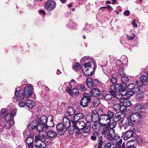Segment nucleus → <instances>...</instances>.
<instances>
[{"instance_id": "nucleus-2", "label": "nucleus", "mask_w": 148, "mask_h": 148, "mask_svg": "<svg viewBox=\"0 0 148 148\" xmlns=\"http://www.w3.org/2000/svg\"><path fill=\"white\" fill-rule=\"evenodd\" d=\"M114 115L113 112L108 111L107 114H104L100 116L99 123L102 126L105 127L107 124L111 123V119L113 118Z\"/></svg>"}, {"instance_id": "nucleus-36", "label": "nucleus", "mask_w": 148, "mask_h": 148, "mask_svg": "<svg viewBox=\"0 0 148 148\" xmlns=\"http://www.w3.org/2000/svg\"><path fill=\"white\" fill-rule=\"evenodd\" d=\"M45 127V126L42 125L40 124V123H38L36 126V129L39 132H42L44 130V128Z\"/></svg>"}, {"instance_id": "nucleus-61", "label": "nucleus", "mask_w": 148, "mask_h": 148, "mask_svg": "<svg viewBox=\"0 0 148 148\" xmlns=\"http://www.w3.org/2000/svg\"><path fill=\"white\" fill-rule=\"evenodd\" d=\"M142 96V93L141 92L138 93L136 95V97L137 99H139Z\"/></svg>"}, {"instance_id": "nucleus-5", "label": "nucleus", "mask_w": 148, "mask_h": 148, "mask_svg": "<svg viewBox=\"0 0 148 148\" xmlns=\"http://www.w3.org/2000/svg\"><path fill=\"white\" fill-rule=\"evenodd\" d=\"M125 114L123 112H119L116 113L113 118V122H117L119 123H122L123 121Z\"/></svg>"}, {"instance_id": "nucleus-21", "label": "nucleus", "mask_w": 148, "mask_h": 148, "mask_svg": "<svg viewBox=\"0 0 148 148\" xmlns=\"http://www.w3.org/2000/svg\"><path fill=\"white\" fill-rule=\"evenodd\" d=\"M26 105L29 108H32L35 105V103L32 100L27 99L25 101Z\"/></svg>"}, {"instance_id": "nucleus-10", "label": "nucleus", "mask_w": 148, "mask_h": 148, "mask_svg": "<svg viewBox=\"0 0 148 148\" xmlns=\"http://www.w3.org/2000/svg\"><path fill=\"white\" fill-rule=\"evenodd\" d=\"M140 117L141 116L138 112L133 113L130 116L131 121L134 122L138 121Z\"/></svg>"}, {"instance_id": "nucleus-17", "label": "nucleus", "mask_w": 148, "mask_h": 148, "mask_svg": "<svg viewBox=\"0 0 148 148\" xmlns=\"http://www.w3.org/2000/svg\"><path fill=\"white\" fill-rule=\"evenodd\" d=\"M84 118V114L81 112L76 113L73 116V120L75 121H79L80 119H83Z\"/></svg>"}, {"instance_id": "nucleus-48", "label": "nucleus", "mask_w": 148, "mask_h": 148, "mask_svg": "<svg viewBox=\"0 0 148 148\" xmlns=\"http://www.w3.org/2000/svg\"><path fill=\"white\" fill-rule=\"evenodd\" d=\"M4 117H5V119L6 120V121H10V120H12L11 119L12 117L10 114H7Z\"/></svg>"}, {"instance_id": "nucleus-25", "label": "nucleus", "mask_w": 148, "mask_h": 148, "mask_svg": "<svg viewBox=\"0 0 148 148\" xmlns=\"http://www.w3.org/2000/svg\"><path fill=\"white\" fill-rule=\"evenodd\" d=\"M102 126L101 124L99 123H94L92 126V128L93 130L95 131H100L101 129V127Z\"/></svg>"}, {"instance_id": "nucleus-6", "label": "nucleus", "mask_w": 148, "mask_h": 148, "mask_svg": "<svg viewBox=\"0 0 148 148\" xmlns=\"http://www.w3.org/2000/svg\"><path fill=\"white\" fill-rule=\"evenodd\" d=\"M91 98V96L89 94H85L80 102V104L83 107L88 106V103L90 101Z\"/></svg>"}, {"instance_id": "nucleus-16", "label": "nucleus", "mask_w": 148, "mask_h": 148, "mask_svg": "<svg viewBox=\"0 0 148 148\" xmlns=\"http://www.w3.org/2000/svg\"><path fill=\"white\" fill-rule=\"evenodd\" d=\"M75 112V111L74 108L72 107H69L68 108L67 112H66L64 114L65 117L67 118L69 117V116H71L74 114Z\"/></svg>"}, {"instance_id": "nucleus-42", "label": "nucleus", "mask_w": 148, "mask_h": 148, "mask_svg": "<svg viewBox=\"0 0 148 148\" xmlns=\"http://www.w3.org/2000/svg\"><path fill=\"white\" fill-rule=\"evenodd\" d=\"M7 114V111L5 108L2 109L1 111L0 115L1 117H4Z\"/></svg>"}, {"instance_id": "nucleus-15", "label": "nucleus", "mask_w": 148, "mask_h": 148, "mask_svg": "<svg viewBox=\"0 0 148 148\" xmlns=\"http://www.w3.org/2000/svg\"><path fill=\"white\" fill-rule=\"evenodd\" d=\"M121 106H122L123 109V111L126 109V108L130 107L131 105L130 101L125 100L124 99L122 101H121Z\"/></svg>"}, {"instance_id": "nucleus-24", "label": "nucleus", "mask_w": 148, "mask_h": 148, "mask_svg": "<svg viewBox=\"0 0 148 148\" xmlns=\"http://www.w3.org/2000/svg\"><path fill=\"white\" fill-rule=\"evenodd\" d=\"M91 124L90 123H86L85 126L82 129V132L84 133H87L90 130Z\"/></svg>"}, {"instance_id": "nucleus-9", "label": "nucleus", "mask_w": 148, "mask_h": 148, "mask_svg": "<svg viewBox=\"0 0 148 148\" xmlns=\"http://www.w3.org/2000/svg\"><path fill=\"white\" fill-rule=\"evenodd\" d=\"M74 123H73L74 128L76 129H81L85 126L86 123L83 121H75Z\"/></svg>"}, {"instance_id": "nucleus-35", "label": "nucleus", "mask_w": 148, "mask_h": 148, "mask_svg": "<svg viewBox=\"0 0 148 148\" xmlns=\"http://www.w3.org/2000/svg\"><path fill=\"white\" fill-rule=\"evenodd\" d=\"M99 135V134L98 132H93L91 135L90 138L92 140L95 141L97 139V137Z\"/></svg>"}, {"instance_id": "nucleus-41", "label": "nucleus", "mask_w": 148, "mask_h": 148, "mask_svg": "<svg viewBox=\"0 0 148 148\" xmlns=\"http://www.w3.org/2000/svg\"><path fill=\"white\" fill-rule=\"evenodd\" d=\"M102 137L101 136L99 137L98 141V148H102L101 146L103 145V142L102 140Z\"/></svg>"}, {"instance_id": "nucleus-29", "label": "nucleus", "mask_w": 148, "mask_h": 148, "mask_svg": "<svg viewBox=\"0 0 148 148\" xmlns=\"http://www.w3.org/2000/svg\"><path fill=\"white\" fill-rule=\"evenodd\" d=\"M116 90L119 92H124L125 91V89L120 84H117L116 85Z\"/></svg>"}, {"instance_id": "nucleus-8", "label": "nucleus", "mask_w": 148, "mask_h": 148, "mask_svg": "<svg viewBox=\"0 0 148 148\" xmlns=\"http://www.w3.org/2000/svg\"><path fill=\"white\" fill-rule=\"evenodd\" d=\"M45 8L49 11L52 10L56 7V4L54 1L51 0H48L45 3Z\"/></svg>"}, {"instance_id": "nucleus-63", "label": "nucleus", "mask_w": 148, "mask_h": 148, "mask_svg": "<svg viewBox=\"0 0 148 148\" xmlns=\"http://www.w3.org/2000/svg\"><path fill=\"white\" fill-rule=\"evenodd\" d=\"M112 99V100L111 101V102L113 104H115L116 103H117V102L119 101L118 100H117V99H116L115 98H114Z\"/></svg>"}, {"instance_id": "nucleus-57", "label": "nucleus", "mask_w": 148, "mask_h": 148, "mask_svg": "<svg viewBox=\"0 0 148 148\" xmlns=\"http://www.w3.org/2000/svg\"><path fill=\"white\" fill-rule=\"evenodd\" d=\"M114 98H116V99H117V100L119 101H120L121 102V101H122V100H123L124 98H121V97H120L119 95H116V96H115V97H114Z\"/></svg>"}, {"instance_id": "nucleus-23", "label": "nucleus", "mask_w": 148, "mask_h": 148, "mask_svg": "<svg viewBox=\"0 0 148 148\" xmlns=\"http://www.w3.org/2000/svg\"><path fill=\"white\" fill-rule=\"evenodd\" d=\"M38 124L37 121L34 120L31 122L28 127V128L29 130H34L36 129V126Z\"/></svg>"}, {"instance_id": "nucleus-26", "label": "nucleus", "mask_w": 148, "mask_h": 148, "mask_svg": "<svg viewBox=\"0 0 148 148\" xmlns=\"http://www.w3.org/2000/svg\"><path fill=\"white\" fill-rule=\"evenodd\" d=\"M86 85L87 87L91 89L93 86V80L91 78L88 77L86 80Z\"/></svg>"}, {"instance_id": "nucleus-44", "label": "nucleus", "mask_w": 148, "mask_h": 148, "mask_svg": "<svg viewBox=\"0 0 148 148\" xmlns=\"http://www.w3.org/2000/svg\"><path fill=\"white\" fill-rule=\"evenodd\" d=\"M99 103V100L96 98L92 101V104L95 107H97L98 106Z\"/></svg>"}, {"instance_id": "nucleus-11", "label": "nucleus", "mask_w": 148, "mask_h": 148, "mask_svg": "<svg viewBox=\"0 0 148 148\" xmlns=\"http://www.w3.org/2000/svg\"><path fill=\"white\" fill-rule=\"evenodd\" d=\"M33 88L31 86H25L23 90L26 97H28L31 95L32 93Z\"/></svg>"}, {"instance_id": "nucleus-30", "label": "nucleus", "mask_w": 148, "mask_h": 148, "mask_svg": "<svg viewBox=\"0 0 148 148\" xmlns=\"http://www.w3.org/2000/svg\"><path fill=\"white\" fill-rule=\"evenodd\" d=\"M14 120H10V121H6L4 125V127L6 129H9L11 126V125L14 124Z\"/></svg>"}, {"instance_id": "nucleus-14", "label": "nucleus", "mask_w": 148, "mask_h": 148, "mask_svg": "<svg viewBox=\"0 0 148 148\" xmlns=\"http://www.w3.org/2000/svg\"><path fill=\"white\" fill-rule=\"evenodd\" d=\"M15 94L17 100H22L24 98L25 95L21 90L16 91Z\"/></svg>"}, {"instance_id": "nucleus-22", "label": "nucleus", "mask_w": 148, "mask_h": 148, "mask_svg": "<svg viewBox=\"0 0 148 148\" xmlns=\"http://www.w3.org/2000/svg\"><path fill=\"white\" fill-rule=\"evenodd\" d=\"M47 134L48 138H54L57 136V133L54 131L49 130L47 132Z\"/></svg>"}, {"instance_id": "nucleus-19", "label": "nucleus", "mask_w": 148, "mask_h": 148, "mask_svg": "<svg viewBox=\"0 0 148 148\" xmlns=\"http://www.w3.org/2000/svg\"><path fill=\"white\" fill-rule=\"evenodd\" d=\"M102 94L103 97L106 100H109L112 99V95L106 90H103L102 92Z\"/></svg>"}, {"instance_id": "nucleus-4", "label": "nucleus", "mask_w": 148, "mask_h": 148, "mask_svg": "<svg viewBox=\"0 0 148 148\" xmlns=\"http://www.w3.org/2000/svg\"><path fill=\"white\" fill-rule=\"evenodd\" d=\"M42 134L37 135L35 137V140L36 144L40 145L41 147H45L48 142L47 139L45 138V135Z\"/></svg>"}, {"instance_id": "nucleus-12", "label": "nucleus", "mask_w": 148, "mask_h": 148, "mask_svg": "<svg viewBox=\"0 0 148 148\" xmlns=\"http://www.w3.org/2000/svg\"><path fill=\"white\" fill-rule=\"evenodd\" d=\"M48 118L45 116H42L38 119V123L43 125L45 126L46 128H47V124Z\"/></svg>"}, {"instance_id": "nucleus-55", "label": "nucleus", "mask_w": 148, "mask_h": 148, "mask_svg": "<svg viewBox=\"0 0 148 148\" xmlns=\"http://www.w3.org/2000/svg\"><path fill=\"white\" fill-rule=\"evenodd\" d=\"M18 104L20 107H23L26 105L25 102L21 101L18 103Z\"/></svg>"}, {"instance_id": "nucleus-20", "label": "nucleus", "mask_w": 148, "mask_h": 148, "mask_svg": "<svg viewBox=\"0 0 148 148\" xmlns=\"http://www.w3.org/2000/svg\"><path fill=\"white\" fill-rule=\"evenodd\" d=\"M92 90L90 91L91 95L93 97H97L100 93V90L96 88H91Z\"/></svg>"}, {"instance_id": "nucleus-31", "label": "nucleus", "mask_w": 148, "mask_h": 148, "mask_svg": "<svg viewBox=\"0 0 148 148\" xmlns=\"http://www.w3.org/2000/svg\"><path fill=\"white\" fill-rule=\"evenodd\" d=\"M33 137H28L26 138V141L27 144V147H29L30 145L31 146L33 145V142L34 140Z\"/></svg>"}, {"instance_id": "nucleus-64", "label": "nucleus", "mask_w": 148, "mask_h": 148, "mask_svg": "<svg viewBox=\"0 0 148 148\" xmlns=\"http://www.w3.org/2000/svg\"><path fill=\"white\" fill-rule=\"evenodd\" d=\"M110 148H117V144H116V145L111 143V145H110Z\"/></svg>"}, {"instance_id": "nucleus-46", "label": "nucleus", "mask_w": 148, "mask_h": 148, "mask_svg": "<svg viewBox=\"0 0 148 148\" xmlns=\"http://www.w3.org/2000/svg\"><path fill=\"white\" fill-rule=\"evenodd\" d=\"M67 129L68 130V133L70 135L72 134L75 130L74 127L73 128V127H70V126L68 128H67Z\"/></svg>"}, {"instance_id": "nucleus-45", "label": "nucleus", "mask_w": 148, "mask_h": 148, "mask_svg": "<svg viewBox=\"0 0 148 148\" xmlns=\"http://www.w3.org/2000/svg\"><path fill=\"white\" fill-rule=\"evenodd\" d=\"M72 96L73 94L74 95H78L79 93L78 89L76 88H73L72 90Z\"/></svg>"}, {"instance_id": "nucleus-33", "label": "nucleus", "mask_w": 148, "mask_h": 148, "mask_svg": "<svg viewBox=\"0 0 148 148\" xmlns=\"http://www.w3.org/2000/svg\"><path fill=\"white\" fill-rule=\"evenodd\" d=\"M23 135L25 137L34 136L33 132L28 130L24 131L23 132Z\"/></svg>"}, {"instance_id": "nucleus-3", "label": "nucleus", "mask_w": 148, "mask_h": 148, "mask_svg": "<svg viewBox=\"0 0 148 148\" xmlns=\"http://www.w3.org/2000/svg\"><path fill=\"white\" fill-rule=\"evenodd\" d=\"M84 69H83V71L85 75L86 76H90L92 75L91 71L92 69H94L95 67V63L92 60L84 64Z\"/></svg>"}, {"instance_id": "nucleus-18", "label": "nucleus", "mask_w": 148, "mask_h": 148, "mask_svg": "<svg viewBox=\"0 0 148 148\" xmlns=\"http://www.w3.org/2000/svg\"><path fill=\"white\" fill-rule=\"evenodd\" d=\"M91 115L93 121L95 122H97L98 121H99L100 116H99V114L97 111H93Z\"/></svg>"}, {"instance_id": "nucleus-43", "label": "nucleus", "mask_w": 148, "mask_h": 148, "mask_svg": "<svg viewBox=\"0 0 148 148\" xmlns=\"http://www.w3.org/2000/svg\"><path fill=\"white\" fill-rule=\"evenodd\" d=\"M86 123H90V122L92 121V118L91 115H87L86 116Z\"/></svg>"}, {"instance_id": "nucleus-27", "label": "nucleus", "mask_w": 148, "mask_h": 148, "mask_svg": "<svg viewBox=\"0 0 148 148\" xmlns=\"http://www.w3.org/2000/svg\"><path fill=\"white\" fill-rule=\"evenodd\" d=\"M122 108V106H121V102H120L119 104L117 103L114 104L113 106V108L115 111L119 110L123 111V109Z\"/></svg>"}, {"instance_id": "nucleus-58", "label": "nucleus", "mask_w": 148, "mask_h": 148, "mask_svg": "<svg viewBox=\"0 0 148 148\" xmlns=\"http://www.w3.org/2000/svg\"><path fill=\"white\" fill-rule=\"evenodd\" d=\"M48 124V125L47 124V128L48 127H53L54 126L53 122L49 121Z\"/></svg>"}, {"instance_id": "nucleus-7", "label": "nucleus", "mask_w": 148, "mask_h": 148, "mask_svg": "<svg viewBox=\"0 0 148 148\" xmlns=\"http://www.w3.org/2000/svg\"><path fill=\"white\" fill-rule=\"evenodd\" d=\"M127 89L129 90V95L131 96L133 95L135 93H136L139 91V89L138 87H135L133 83L129 84L127 87Z\"/></svg>"}, {"instance_id": "nucleus-62", "label": "nucleus", "mask_w": 148, "mask_h": 148, "mask_svg": "<svg viewBox=\"0 0 148 148\" xmlns=\"http://www.w3.org/2000/svg\"><path fill=\"white\" fill-rule=\"evenodd\" d=\"M3 137L7 139H9L10 137V135L8 133L4 134Z\"/></svg>"}, {"instance_id": "nucleus-60", "label": "nucleus", "mask_w": 148, "mask_h": 148, "mask_svg": "<svg viewBox=\"0 0 148 148\" xmlns=\"http://www.w3.org/2000/svg\"><path fill=\"white\" fill-rule=\"evenodd\" d=\"M116 90V85L114 86V85H111L110 87V90L109 91L115 90Z\"/></svg>"}, {"instance_id": "nucleus-50", "label": "nucleus", "mask_w": 148, "mask_h": 148, "mask_svg": "<svg viewBox=\"0 0 148 148\" xmlns=\"http://www.w3.org/2000/svg\"><path fill=\"white\" fill-rule=\"evenodd\" d=\"M117 92L116 90H115L109 91V93L112 95V97H115V96H116Z\"/></svg>"}, {"instance_id": "nucleus-13", "label": "nucleus", "mask_w": 148, "mask_h": 148, "mask_svg": "<svg viewBox=\"0 0 148 148\" xmlns=\"http://www.w3.org/2000/svg\"><path fill=\"white\" fill-rule=\"evenodd\" d=\"M122 135L124 136V140H126L130 138L133 137L134 136V133L132 131L129 130L126 131L125 133H123Z\"/></svg>"}, {"instance_id": "nucleus-59", "label": "nucleus", "mask_w": 148, "mask_h": 148, "mask_svg": "<svg viewBox=\"0 0 148 148\" xmlns=\"http://www.w3.org/2000/svg\"><path fill=\"white\" fill-rule=\"evenodd\" d=\"M117 148H125V143L124 142L121 145L120 144H117Z\"/></svg>"}, {"instance_id": "nucleus-51", "label": "nucleus", "mask_w": 148, "mask_h": 148, "mask_svg": "<svg viewBox=\"0 0 148 148\" xmlns=\"http://www.w3.org/2000/svg\"><path fill=\"white\" fill-rule=\"evenodd\" d=\"M136 82L137 86L138 87H140L142 86L143 85V83L141 82V80L138 81L137 80L136 81Z\"/></svg>"}, {"instance_id": "nucleus-32", "label": "nucleus", "mask_w": 148, "mask_h": 148, "mask_svg": "<svg viewBox=\"0 0 148 148\" xmlns=\"http://www.w3.org/2000/svg\"><path fill=\"white\" fill-rule=\"evenodd\" d=\"M121 80L123 84H125V86H127L126 84L129 81L128 78L126 76H123L121 78Z\"/></svg>"}, {"instance_id": "nucleus-40", "label": "nucleus", "mask_w": 148, "mask_h": 148, "mask_svg": "<svg viewBox=\"0 0 148 148\" xmlns=\"http://www.w3.org/2000/svg\"><path fill=\"white\" fill-rule=\"evenodd\" d=\"M143 106L140 104H138L136 106L134 109V110L135 111L140 112L143 109Z\"/></svg>"}, {"instance_id": "nucleus-37", "label": "nucleus", "mask_w": 148, "mask_h": 148, "mask_svg": "<svg viewBox=\"0 0 148 148\" xmlns=\"http://www.w3.org/2000/svg\"><path fill=\"white\" fill-rule=\"evenodd\" d=\"M91 58H90L89 56H85L82 58L81 60V61H83L84 62V64L86 63L87 62L90 61L91 60H92L95 62L93 60L91 59Z\"/></svg>"}, {"instance_id": "nucleus-52", "label": "nucleus", "mask_w": 148, "mask_h": 148, "mask_svg": "<svg viewBox=\"0 0 148 148\" xmlns=\"http://www.w3.org/2000/svg\"><path fill=\"white\" fill-rule=\"evenodd\" d=\"M128 39L130 40H132L135 38V35L133 33H132L130 35H127Z\"/></svg>"}, {"instance_id": "nucleus-34", "label": "nucleus", "mask_w": 148, "mask_h": 148, "mask_svg": "<svg viewBox=\"0 0 148 148\" xmlns=\"http://www.w3.org/2000/svg\"><path fill=\"white\" fill-rule=\"evenodd\" d=\"M110 132H108L102 134L103 135H104L105 137L109 141H112V134L110 133Z\"/></svg>"}, {"instance_id": "nucleus-53", "label": "nucleus", "mask_w": 148, "mask_h": 148, "mask_svg": "<svg viewBox=\"0 0 148 148\" xmlns=\"http://www.w3.org/2000/svg\"><path fill=\"white\" fill-rule=\"evenodd\" d=\"M41 147L40 145H38L36 144V145H30L29 147H27V148H41Z\"/></svg>"}, {"instance_id": "nucleus-56", "label": "nucleus", "mask_w": 148, "mask_h": 148, "mask_svg": "<svg viewBox=\"0 0 148 148\" xmlns=\"http://www.w3.org/2000/svg\"><path fill=\"white\" fill-rule=\"evenodd\" d=\"M101 66L103 67V72L106 75H108V71H109V70H106V67L103 66V65H101Z\"/></svg>"}, {"instance_id": "nucleus-39", "label": "nucleus", "mask_w": 148, "mask_h": 148, "mask_svg": "<svg viewBox=\"0 0 148 148\" xmlns=\"http://www.w3.org/2000/svg\"><path fill=\"white\" fill-rule=\"evenodd\" d=\"M117 75L116 73H114L112 76V78L110 79L111 82L113 84L116 83L117 82V79H116V76Z\"/></svg>"}, {"instance_id": "nucleus-28", "label": "nucleus", "mask_w": 148, "mask_h": 148, "mask_svg": "<svg viewBox=\"0 0 148 148\" xmlns=\"http://www.w3.org/2000/svg\"><path fill=\"white\" fill-rule=\"evenodd\" d=\"M111 132H112V141L114 140L119 139L120 138V136L117 133L115 132V130L114 129H111Z\"/></svg>"}, {"instance_id": "nucleus-54", "label": "nucleus", "mask_w": 148, "mask_h": 148, "mask_svg": "<svg viewBox=\"0 0 148 148\" xmlns=\"http://www.w3.org/2000/svg\"><path fill=\"white\" fill-rule=\"evenodd\" d=\"M66 91L68 92L71 96H72V90H71V88H70L69 87H67L66 88Z\"/></svg>"}, {"instance_id": "nucleus-1", "label": "nucleus", "mask_w": 148, "mask_h": 148, "mask_svg": "<svg viewBox=\"0 0 148 148\" xmlns=\"http://www.w3.org/2000/svg\"><path fill=\"white\" fill-rule=\"evenodd\" d=\"M71 123L68 118L64 117L63 123H59L56 126V129L58 134L60 135L63 134L66 132L67 128L70 127Z\"/></svg>"}, {"instance_id": "nucleus-38", "label": "nucleus", "mask_w": 148, "mask_h": 148, "mask_svg": "<svg viewBox=\"0 0 148 148\" xmlns=\"http://www.w3.org/2000/svg\"><path fill=\"white\" fill-rule=\"evenodd\" d=\"M111 129H112L110 127L109 125H107L103 129L102 132V134L110 132H111Z\"/></svg>"}, {"instance_id": "nucleus-49", "label": "nucleus", "mask_w": 148, "mask_h": 148, "mask_svg": "<svg viewBox=\"0 0 148 148\" xmlns=\"http://www.w3.org/2000/svg\"><path fill=\"white\" fill-rule=\"evenodd\" d=\"M73 69L75 71H78L80 69V65L78 63H76L73 66Z\"/></svg>"}, {"instance_id": "nucleus-47", "label": "nucleus", "mask_w": 148, "mask_h": 148, "mask_svg": "<svg viewBox=\"0 0 148 148\" xmlns=\"http://www.w3.org/2000/svg\"><path fill=\"white\" fill-rule=\"evenodd\" d=\"M118 74L120 76H123L125 74L123 71V68L122 67H121L119 68V70L118 72Z\"/></svg>"}]
</instances>
